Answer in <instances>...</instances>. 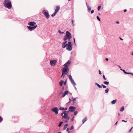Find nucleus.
<instances>
[{
    "label": "nucleus",
    "mask_w": 133,
    "mask_h": 133,
    "mask_svg": "<svg viewBox=\"0 0 133 133\" xmlns=\"http://www.w3.org/2000/svg\"><path fill=\"white\" fill-rule=\"evenodd\" d=\"M3 4L4 6L8 9H10L12 7L11 2L10 0H4Z\"/></svg>",
    "instance_id": "obj_1"
},
{
    "label": "nucleus",
    "mask_w": 133,
    "mask_h": 133,
    "mask_svg": "<svg viewBox=\"0 0 133 133\" xmlns=\"http://www.w3.org/2000/svg\"><path fill=\"white\" fill-rule=\"evenodd\" d=\"M72 38L71 35L69 31H67L66 32V34L63 37V40L66 41L68 39L69 40Z\"/></svg>",
    "instance_id": "obj_2"
},
{
    "label": "nucleus",
    "mask_w": 133,
    "mask_h": 133,
    "mask_svg": "<svg viewBox=\"0 0 133 133\" xmlns=\"http://www.w3.org/2000/svg\"><path fill=\"white\" fill-rule=\"evenodd\" d=\"M69 71V69L68 68L64 67L62 70V73L61 77L63 76V78H64L65 76L68 73Z\"/></svg>",
    "instance_id": "obj_3"
},
{
    "label": "nucleus",
    "mask_w": 133,
    "mask_h": 133,
    "mask_svg": "<svg viewBox=\"0 0 133 133\" xmlns=\"http://www.w3.org/2000/svg\"><path fill=\"white\" fill-rule=\"evenodd\" d=\"M70 111H69V109L67 111H65L61 113V115L62 118L64 119H67L68 117V114Z\"/></svg>",
    "instance_id": "obj_4"
},
{
    "label": "nucleus",
    "mask_w": 133,
    "mask_h": 133,
    "mask_svg": "<svg viewBox=\"0 0 133 133\" xmlns=\"http://www.w3.org/2000/svg\"><path fill=\"white\" fill-rule=\"evenodd\" d=\"M42 13L44 15L46 18L48 19L50 17V16L48 11L45 10H43L42 11Z\"/></svg>",
    "instance_id": "obj_5"
},
{
    "label": "nucleus",
    "mask_w": 133,
    "mask_h": 133,
    "mask_svg": "<svg viewBox=\"0 0 133 133\" xmlns=\"http://www.w3.org/2000/svg\"><path fill=\"white\" fill-rule=\"evenodd\" d=\"M68 45H67L66 49L67 50L70 51L72 50V44L70 42H69L68 43Z\"/></svg>",
    "instance_id": "obj_6"
},
{
    "label": "nucleus",
    "mask_w": 133,
    "mask_h": 133,
    "mask_svg": "<svg viewBox=\"0 0 133 133\" xmlns=\"http://www.w3.org/2000/svg\"><path fill=\"white\" fill-rule=\"evenodd\" d=\"M37 27V25H36L34 26H27L28 29L30 31L35 30Z\"/></svg>",
    "instance_id": "obj_7"
},
{
    "label": "nucleus",
    "mask_w": 133,
    "mask_h": 133,
    "mask_svg": "<svg viewBox=\"0 0 133 133\" xmlns=\"http://www.w3.org/2000/svg\"><path fill=\"white\" fill-rule=\"evenodd\" d=\"M76 108L75 107L71 106L69 107L68 108L69 109V111H70V112H73L75 111L76 110Z\"/></svg>",
    "instance_id": "obj_8"
},
{
    "label": "nucleus",
    "mask_w": 133,
    "mask_h": 133,
    "mask_svg": "<svg viewBox=\"0 0 133 133\" xmlns=\"http://www.w3.org/2000/svg\"><path fill=\"white\" fill-rule=\"evenodd\" d=\"M52 111L54 112L57 115L58 114V110L57 107H55L53 108L52 109Z\"/></svg>",
    "instance_id": "obj_9"
},
{
    "label": "nucleus",
    "mask_w": 133,
    "mask_h": 133,
    "mask_svg": "<svg viewBox=\"0 0 133 133\" xmlns=\"http://www.w3.org/2000/svg\"><path fill=\"white\" fill-rule=\"evenodd\" d=\"M95 85H97V87H99V88H102V87H103V88H107V87L105 86V85L102 84V85H100L98 83H95Z\"/></svg>",
    "instance_id": "obj_10"
},
{
    "label": "nucleus",
    "mask_w": 133,
    "mask_h": 133,
    "mask_svg": "<svg viewBox=\"0 0 133 133\" xmlns=\"http://www.w3.org/2000/svg\"><path fill=\"white\" fill-rule=\"evenodd\" d=\"M57 62V61L56 60H51L50 61V64L52 66H54L56 64Z\"/></svg>",
    "instance_id": "obj_11"
},
{
    "label": "nucleus",
    "mask_w": 133,
    "mask_h": 133,
    "mask_svg": "<svg viewBox=\"0 0 133 133\" xmlns=\"http://www.w3.org/2000/svg\"><path fill=\"white\" fill-rule=\"evenodd\" d=\"M71 63V62L70 60H68L63 65L64 66V67L68 68V66Z\"/></svg>",
    "instance_id": "obj_12"
},
{
    "label": "nucleus",
    "mask_w": 133,
    "mask_h": 133,
    "mask_svg": "<svg viewBox=\"0 0 133 133\" xmlns=\"http://www.w3.org/2000/svg\"><path fill=\"white\" fill-rule=\"evenodd\" d=\"M36 24V23L34 22H30L28 23V25H29V26H34Z\"/></svg>",
    "instance_id": "obj_13"
},
{
    "label": "nucleus",
    "mask_w": 133,
    "mask_h": 133,
    "mask_svg": "<svg viewBox=\"0 0 133 133\" xmlns=\"http://www.w3.org/2000/svg\"><path fill=\"white\" fill-rule=\"evenodd\" d=\"M120 70L123 71L124 73L125 74H130L131 75L133 76V73L132 72H127L125 71V70L124 69H122L121 68Z\"/></svg>",
    "instance_id": "obj_14"
},
{
    "label": "nucleus",
    "mask_w": 133,
    "mask_h": 133,
    "mask_svg": "<svg viewBox=\"0 0 133 133\" xmlns=\"http://www.w3.org/2000/svg\"><path fill=\"white\" fill-rule=\"evenodd\" d=\"M60 8L59 6H57L56 7V8L55 9V12L57 13L59 11Z\"/></svg>",
    "instance_id": "obj_15"
},
{
    "label": "nucleus",
    "mask_w": 133,
    "mask_h": 133,
    "mask_svg": "<svg viewBox=\"0 0 133 133\" xmlns=\"http://www.w3.org/2000/svg\"><path fill=\"white\" fill-rule=\"evenodd\" d=\"M64 82V81L63 80H61L60 81L59 84L60 86L62 87V86L63 83Z\"/></svg>",
    "instance_id": "obj_16"
},
{
    "label": "nucleus",
    "mask_w": 133,
    "mask_h": 133,
    "mask_svg": "<svg viewBox=\"0 0 133 133\" xmlns=\"http://www.w3.org/2000/svg\"><path fill=\"white\" fill-rule=\"evenodd\" d=\"M70 81L72 84L74 85H76L73 79L71 80Z\"/></svg>",
    "instance_id": "obj_17"
},
{
    "label": "nucleus",
    "mask_w": 133,
    "mask_h": 133,
    "mask_svg": "<svg viewBox=\"0 0 133 133\" xmlns=\"http://www.w3.org/2000/svg\"><path fill=\"white\" fill-rule=\"evenodd\" d=\"M67 45H68V43L66 44H64V43H63L62 45V47L63 48H65L66 46Z\"/></svg>",
    "instance_id": "obj_18"
},
{
    "label": "nucleus",
    "mask_w": 133,
    "mask_h": 133,
    "mask_svg": "<svg viewBox=\"0 0 133 133\" xmlns=\"http://www.w3.org/2000/svg\"><path fill=\"white\" fill-rule=\"evenodd\" d=\"M117 101V100L116 99H115V100H114L111 102V103L112 104H115L116 102Z\"/></svg>",
    "instance_id": "obj_19"
},
{
    "label": "nucleus",
    "mask_w": 133,
    "mask_h": 133,
    "mask_svg": "<svg viewBox=\"0 0 133 133\" xmlns=\"http://www.w3.org/2000/svg\"><path fill=\"white\" fill-rule=\"evenodd\" d=\"M87 120V117H85L82 120L83 124Z\"/></svg>",
    "instance_id": "obj_20"
},
{
    "label": "nucleus",
    "mask_w": 133,
    "mask_h": 133,
    "mask_svg": "<svg viewBox=\"0 0 133 133\" xmlns=\"http://www.w3.org/2000/svg\"><path fill=\"white\" fill-rule=\"evenodd\" d=\"M87 8H88V11L89 12H90V11H91V7H90L89 5H88Z\"/></svg>",
    "instance_id": "obj_21"
},
{
    "label": "nucleus",
    "mask_w": 133,
    "mask_h": 133,
    "mask_svg": "<svg viewBox=\"0 0 133 133\" xmlns=\"http://www.w3.org/2000/svg\"><path fill=\"white\" fill-rule=\"evenodd\" d=\"M68 124H66L63 127V130H65V129L68 126Z\"/></svg>",
    "instance_id": "obj_22"
},
{
    "label": "nucleus",
    "mask_w": 133,
    "mask_h": 133,
    "mask_svg": "<svg viewBox=\"0 0 133 133\" xmlns=\"http://www.w3.org/2000/svg\"><path fill=\"white\" fill-rule=\"evenodd\" d=\"M103 83L107 85H108L109 84V82L107 81H104L103 82Z\"/></svg>",
    "instance_id": "obj_23"
},
{
    "label": "nucleus",
    "mask_w": 133,
    "mask_h": 133,
    "mask_svg": "<svg viewBox=\"0 0 133 133\" xmlns=\"http://www.w3.org/2000/svg\"><path fill=\"white\" fill-rule=\"evenodd\" d=\"M124 107L122 106L120 110V111H122L124 110Z\"/></svg>",
    "instance_id": "obj_24"
},
{
    "label": "nucleus",
    "mask_w": 133,
    "mask_h": 133,
    "mask_svg": "<svg viewBox=\"0 0 133 133\" xmlns=\"http://www.w3.org/2000/svg\"><path fill=\"white\" fill-rule=\"evenodd\" d=\"M56 14L57 13L56 12H54L51 15V16L52 17L56 15Z\"/></svg>",
    "instance_id": "obj_25"
},
{
    "label": "nucleus",
    "mask_w": 133,
    "mask_h": 133,
    "mask_svg": "<svg viewBox=\"0 0 133 133\" xmlns=\"http://www.w3.org/2000/svg\"><path fill=\"white\" fill-rule=\"evenodd\" d=\"M63 123V122H60L59 124L58 125V127H60L61 125H62V123Z\"/></svg>",
    "instance_id": "obj_26"
},
{
    "label": "nucleus",
    "mask_w": 133,
    "mask_h": 133,
    "mask_svg": "<svg viewBox=\"0 0 133 133\" xmlns=\"http://www.w3.org/2000/svg\"><path fill=\"white\" fill-rule=\"evenodd\" d=\"M109 91V89L108 88H107L105 90V92L106 93H108Z\"/></svg>",
    "instance_id": "obj_27"
},
{
    "label": "nucleus",
    "mask_w": 133,
    "mask_h": 133,
    "mask_svg": "<svg viewBox=\"0 0 133 133\" xmlns=\"http://www.w3.org/2000/svg\"><path fill=\"white\" fill-rule=\"evenodd\" d=\"M69 80H70V81L73 79H72V76L71 75H70L69 76Z\"/></svg>",
    "instance_id": "obj_28"
},
{
    "label": "nucleus",
    "mask_w": 133,
    "mask_h": 133,
    "mask_svg": "<svg viewBox=\"0 0 133 133\" xmlns=\"http://www.w3.org/2000/svg\"><path fill=\"white\" fill-rule=\"evenodd\" d=\"M64 93L66 95H68L69 93V91L68 90H66L64 92Z\"/></svg>",
    "instance_id": "obj_29"
},
{
    "label": "nucleus",
    "mask_w": 133,
    "mask_h": 133,
    "mask_svg": "<svg viewBox=\"0 0 133 133\" xmlns=\"http://www.w3.org/2000/svg\"><path fill=\"white\" fill-rule=\"evenodd\" d=\"M72 99H73L72 100V101H73V104H74L75 103V101H76V100L75 99H74V98H73V97H72Z\"/></svg>",
    "instance_id": "obj_30"
},
{
    "label": "nucleus",
    "mask_w": 133,
    "mask_h": 133,
    "mask_svg": "<svg viewBox=\"0 0 133 133\" xmlns=\"http://www.w3.org/2000/svg\"><path fill=\"white\" fill-rule=\"evenodd\" d=\"M3 118L0 116V123L3 120Z\"/></svg>",
    "instance_id": "obj_31"
},
{
    "label": "nucleus",
    "mask_w": 133,
    "mask_h": 133,
    "mask_svg": "<svg viewBox=\"0 0 133 133\" xmlns=\"http://www.w3.org/2000/svg\"><path fill=\"white\" fill-rule=\"evenodd\" d=\"M97 19L99 21H101V19L98 16H97L96 17Z\"/></svg>",
    "instance_id": "obj_32"
},
{
    "label": "nucleus",
    "mask_w": 133,
    "mask_h": 133,
    "mask_svg": "<svg viewBox=\"0 0 133 133\" xmlns=\"http://www.w3.org/2000/svg\"><path fill=\"white\" fill-rule=\"evenodd\" d=\"M101 5L98 6L97 7V10L98 11L101 8Z\"/></svg>",
    "instance_id": "obj_33"
},
{
    "label": "nucleus",
    "mask_w": 133,
    "mask_h": 133,
    "mask_svg": "<svg viewBox=\"0 0 133 133\" xmlns=\"http://www.w3.org/2000/svg\"><path fill=\"white\" fill-rule=\"evenodd\" d=\"M58 32L60 34H63L64 32H62L60 30H58Z\"/></svg>",
    "instance_id": "obj_34"
},
{
    "label": "nucleus",
    "mask_w": 133,
    "mask_h": 133,
    "mask_svg": "<svg viewBox=\"0 0 133 133\" xmlns=\"http://www.w3.org/2000/svg\"><path fill=\"white\" fill-rule=\"evenodd\" d=\"M78 113L77 111H75L74 112V115H76Z\"/></svg>",
    "instance_id": "obj_35"
},
{
    "label": "nucleus",
    "mask_w": 133,
    "mask_h": 133,
    "mask_svg": "<svg viewBox=\"0 0 133 133\" xmlns=\"http://www.w3.org/2000/svg\"><path fill=\"white\" fill-rule=\"evenodd\" d=\"M74 116H73L72 117V118L71 119V120H70L71 122H72L74 121Z\"/></svg>",
    "instance_id": "obj_36"
},
{
    "label": "nucleus",
    "mask_w": 133,
    "mask_h": 133,
    "mask_svg": "<svg viewBox=\"0 0 133 133\" xmlns=\"http://www.w3.org/2000/svg\"><path fill=\"white\" fill-rule=\"evenodd\" d=\"M69 102L67 103L68 104L70 103H71V101H72V100H71L70 98H69Z\"/></svg>",
    "instance_id": "obj_37"
},
{
    "label": "nucleus",
    "mask_w": 133,
    "mask_h": 133,
    "mask_svg": "<svg viewBox=\"0 0 133 133\" xmlns=\"http://www.w3.org/2000/svg\"><path fill=\"white\" fill-rule=\"evenodd\" d=\"M74 128V127L73 125H72L71 126L70 128V130H71L72 129H73Z\"/></svg>",
    "instance_id": "obj_38"
},
{
    "label": "nucleus",
    "mask_w": 133,
    "mask_h": 133,
    "mask_svg": "<svg viewBox=\"0 0 133 133\" xmlns=\"http://www.w3.org/2000/svg\"><path fill=\"white\" fill-rule=\"evenodd\" d=\"M103 79H104V80H107V79H106V78H105V76H104V75L103 76Z\"/></svg>",
    "instance_id": "obj_39"
},
{
    "label": "nucleus",
    "mask_w": 133,
    "mask_h": 133,
    "mask_svg": "<svg viewBox=\"0 0 133 133\" xmlns=\"http://www.w3.org/2000/svg\"><path fill=\"white\" fill-rule=\"evenodd\" d=\"M67 79H66V80H65V82H64V85H66V83L67 82Z\"/></svg>",
    "instance_id": "obj_40"
},
{
    "label": "nucleus",
    "mask_w": 133,
    "mask_h": 133,
    "mask_svg": "<svg viewBox=\"0 0 133 133\" xmlns=\"http://www.w3.org/2000/svg\"><path fill=\"white\" fill-rule=\"evenodd\" d=\"M70 130V129L69 128H67V131H68V133H69L70 131H69Z\"/></svg>",
    "instance_id": "obj_41"
},
{
    "label": "nucleus",
    "mask_w": 133,
    "mask_h": 133,
    "mask_svg": "<svg viewBox=\"0 0 133 133\" xmlns=\"http://www.w3.org/2000/svg\"><path fill=\"white\" fill-rule=\"evenodd\" d=\"M94 10H92L91 11V14H93V13H94Z\"/></svg>",
    "instance_id": "obj_42"
},
{
    "label": "nucleus",
    "mask_w": 133,
    "mask_h": 133,
    "mask_svg": "<svg viewBox=\"0 0 133 133\" xmlns=\"http://www.w3.org/2000/svg\"><path fill=\"white\" fill-rule=\"evenodd\" d=\"M62 94H63L62 95V97H64L66 95L64 93L63 94V93H62Z\"/></svg>",
    "instance_id": "obj_43"
},
{
    "label": "nucleus",
    "mask_w": 133,
    "mask_h": 133,
    "mask_svg": "<svg viewBox=\"0 0 133 133\" xmlns=\"http://www.w3.org/2000/svg\"><path fill=\"white\" fill-rule=\"evenodd\" d=\"M133 128V127H132L131 129L129 130V132H131V130H132V129Z\"/></svg>",
    "instance_id": "obj_44"
},
{
    "label": "nucleus",
    "mask_w": 133,
    "mask_h": 133,
    "mask_svg": "<svg viewBox=\"0 0 133 133\" xmlns=\"http://www.w3.org/2000/svg\"><path fill=\"white\" fill-rule=\"evenodd\" d=\"M99 75H101L102 74V73L100 70H99Z\"/></svg>",
    "instance_id": "obj_45"
},
{
    "label": "nucleus",
    "mask_w": 133,
    "mask_h": 133,
    "mask_svg": "<svg viewBox=\"0 0 133 133\" xmlns=\"http://www.w3.org/2000/svg\"><path fill=\"white\" fill-rule=\"evenodd\" d=\"M71 22L72 23V24H73L74 23V21L72 19L71 20Z\"/></svg>",
    "instance_id": "obj_46"
},
{
    "label": "nucleus",
    "mask_w": 133,
    "mask_h": 133,
    "mask_svg": "<svg viewBox=\"0 0 133 133\" xmlns=\"http://www.w3.org/2000/svg\"><path fill=\"white\" fill-rule=\"evenodd\" d=\"M73 39H74V41L75 45H76V43H75V38H74Z\"/></svg>",
    "instance_id": "obj_47"
},
{
    "label": "nucleus",
    "mask_w": 133,
    "mask_h": 133,
    "mask_svg": "<svg viewBox=\"0 0 133 133\" xmlns=\"http://www.w3.org/2000/svg\"><path fill=\"white\" fill-rule=\"evenodd\" d=\"M67 42V41H65L63 43H64V44H66Z\"/></svg>",
    "instance_id": "obj_48"
},
{
    "label": "nucleus",
    "mask_w": 133,
    "mask_h": 133,
    "mask_svg": "<svg viewBox=\"0 0 133 133\" xmlns=\"http://www.w3.org/2000/svg\"><path fill=\"white\" fill-rule=\"evenodd\" d=\"M69 119H70V117H68H68L67 118V120H68V121L69 120Z\"/></svg>",
    "instance_id": "obj_49"
},
{
    "label": "nucleus",
    "mask_w": 133,
    "mask_h": 133,
    "mask_svg": "<svg viewBox=\"0 0 133 133\" xmlns=\"http://www.w3.org/2000/svg\"><path fill=\"white\" fill-rule=\"evenodd\" d=\"M116 23L117 24H119V21H117L116 22Z\"/></svg>",
    "instance_id": "obj_50"
},
{
    "label": "nucleus",
    "mask_w": 133,
    "mask_h": 133,
    "mask_svg": "<svg viewBox=\"0 0 133 133\" xmlns=\"http://www.w3.org/2000/svg\"><path fill=\"white\" fill-rule=\"evenodd\" d=\"M68 120H67H67H66L65 121V122H65V123H67L68 122Z\"/></svg>",
    "instance_id": "obj_51"
},
{
    "label": "nucleus",
    "mask_w": 133,
    "mask_h": 133,
    "mask_svg": "<svg viewBox=\"0 0 133 133\" xmlns=\"http://www.w3.org/2000/svg\"><path fill=\"white\" fill-rule=\"evenodd\" d=\"M122 122H127V121H125L124 120H122Z\"/></svg>",
    "instance_id": "obj_52"
},
{
    "label": "nucleus",
    "mask_w": 133,
    "mask_h": 133,
    "mask_svg": "<svg viewBox=\"0 0 133 133\" xmlns=\"http://www.w3.org/2000/svg\"><path fill=\"white\" fill-rule=\"evenodd\" d=\"M127 10L126 9H125L124 10V12H126L127 11Z\"/></svg>",
    "instance_id": "obj_53"
},
{
    "label": "nucleus",
    "mask_w": 133,
    "mask_h": 133,
    "mask_svg": "<svg viewBox=\"0 0 133 133\" xmlns=\"http://www.w3.org/2000/svg\"><path fill=\"white\" fill-rule=\"evenodd\" d=\"M105 60H106V61H108V60H109V59L108 58H105Z\"/></svg>",
    "instance_id": "obj_54"
},
{
    "label": "nucleus",
    "mask_w": 133,
    "mask_h": 133,
    "mask_svg": "<svg viewBox=\"0 0 133 133\" xmlns=\"http://www.w3.org/2000/svg\"><path fill=\"white\" fill-rule=\"evenodd\" d=\"M62 110H64V108H62Z\"/></svg>",
    "instance_id": "obj_55"
},
{
    "label": "nucleus",
    "mask_w": 133,
    "mask_h": 133,
    "mask_svg": "<svg viewBox=\"0 0 133 133\" xmlns=\"http://www.w3.org/2000/svg\"><path fill=\"white\" fill-rule=\"evenodd\" d=\"M74 87L75 89V90H76L77 89L76 87L75 86H74Z\"/></svg>",
    "instance_id": "obj_56"
},
{
    "label": "nucleus",
    "mask_w": 133,
    "mask_h": 133,
    "mask_svg": "<svg viewBox=\"0 0 133 133\" xmlns=\"http://www.w3.org/2000/svg\"><path fill=\"white\" fill-rule=\"evenodd\" d=\"M67 108H64V110H67Z\"/></svg>",
    "instance_id": "obj_57"
},
{
    "label": "nucleus",
    "mask_w": 133,
    "mask_h": 133,
    "mask_svg": "<svg viewBox=\"0 0 133 133\" xmlns=\"http://www.w3.org/2000/svg\"><path fill=\"white\" fill-rule=\"evenodd\" d=\"M59 110H62V107H60L59 108Z\"/></svg>",
    "instance_id": "obj_58"
},
{
    "label": "nucleus",
    "mask_w": 133,
    "mask_h": 133,
    "mask_svg": "<svg viewBox=\"0 0 133 133\" xmlns=\"http://www.w3.org/2000/svg\"><path fill=\"white\" fill-rule=\"evenodd\" d=\"M117 123H118V121H117V122H116L115 124V125H116Z\"/></svg>",
    "instance_id": "obj_59"
},
{
    "label": "nucleus",
    "mask_w": 133,
    "mask_h": 133,
    "mask_svg": "<svg viewBox=\"0 0 133 133\" xmlns=\"http://www.w3.org/2000/svg\"><path fill=\"white\" fill-rule=\"evenodd\" d=\"M120 40H123V39H122V38H121V37H120Z\"/></svg>",
    "instance_id": "obj_60"
},
{
    "label": "nucleus",
    "mask_w": 133,
    "mask_h": 133,
    "mask_svg": "<svg viewBox=\"0 0 133 133\" xmlns=\"http://www.w3.org/2000/svg\"><path fill=\"white\" fill-rule=\"evenodd\" d=\"M86 5L87 6L88 5H89L87 4V2H86Z\"/></svg>",
    "instance_id": "obj_61"
},
{
    "label": "nucleus",
    "mask_w": 133,
    "mask_h": 133,
    "mask_svg": "<svg viewBox=\"0 0 133 133\" xmlns=\"http://www.w3.org/2000/svg\"><path fill=\"white\" fill-rule=\"evenodd\" d=\"M77 98H77V97H76V98H74V99H75V100H76L77 99Z\"/></svg>",
    "instance_id": "obj_62"
},
{
    "label": "nucleus",
    "mask_w": 133,
    "mask_h": 133,
    "mask_svg": "<svg viewBox=\"0 0 133 133\" xmlns=\"http://www.w3.org/2000/svg\"><path fill=\"white\" fill-rule=\"evenodd\" d=\"M118 66L119 67V68H121V67H120V66L119 65H118Z\"/></svg>",
    "instance_id": "obj_63"
},
{
    "label": "nucleus",
    "mask_w": 133,
    "mask_h": 133,
    "mask_svg": "<svg viewBox=\"0 0 133 133\" xmlns=\"http://www.w3.org/2000/svg\"><path fill=\"white\" fill-rule=\"evenodd\" d=\"M131 55H133V51L132 52Z\"/></svg>",
    "instance_id": "obj_64"
}]
</instances>
